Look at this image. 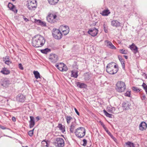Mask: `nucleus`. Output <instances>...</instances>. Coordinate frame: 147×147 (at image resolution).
<instances>
[{
    "label": "nucleus",
    "instance_id": "f257e3e1",
    "mask_svg": "<svg viewBox=\"0 0 147 147\" xmlns=\"http://www.w3.org/2000/svg\"><path fill=\"white\" fill-rule=\"evenodd\" d=\"M45 42L44 38L40 35H37L33 37L32 45L33 47L38 48L42 46Z\"/></svg>",
    "mask_w": 147,
    "mask_h": 147
},
{
    "label": "nucleus",
    "instance_id": "f03ea898",
    "mask_svg": "<svg viewBox=\"0 0 147 147\" xmlns=\"http://www.w3.org/2000/svg\"><path fill=\"white\" fill-rule=\"evenodd\" d=\"M118 66L114 62H111L107 64L106 67L107 72L110 74H116L118 70Z\"/></svg>",
    "mask_w": 147,
    "mask_h": 147
},
{
    "label": "nucleus",
    "instance_id": "7ed1b4c3",
    "mask_svg": "<svg viewBox=\"0 0 147 147\" xmlns=\"http://www.w3.org/2000/svg\"><path fill=\"white\" fill-rule=\"evenodd\" d=\"M126 85L124 82L118 81L116 85L115 89L117 92L119 93L123 92L126 89Z\"/></svg>",
    "mask_w": 147,
    "mask_h": 147
},
{
    "label": "nucleus",
    "instance_id": "20e7f679",
    "mask_svg": "<svg viewBox=\"0 0 147 147\" xmlns=\"http://www.w3.org/2000/svg\"><path fill=\"white\" fill-rule=\"evenodd\" d=\"M85 128L81 127L76 129L75 130V133L77 137L82 138L85 135Z\"/></svg>",
    "mask_w": 147,
    "mask_h": 147
},
{
    "label": "nucleus",
    "instance_id": "39448f33",
    "mask_svg": "<svg viewBox=\"0 0 147 147\" xmlns=\"http://www.w3.org/2000/svg\"><path fill=\"white\" fill-rule=\"evenodd\" d=\"M57 16L55 13H49L47 17V21L51 23H54L57 21Z\"/></svg>",
    "mask_w": 147,
    "mask_h": 147
},
{
    "label": "nucleus",
    "instance_id": "423d86ee",
    "mask_svg": "<svg viewBox=\"0 0 147 147\" xmlns=\"http://www.w3.org/2000/svg\"><path fill=\"white\" fill-rule=\"evenodd\" d=\"M26 6L30 10H34L36 7L37 4L35 0H28Z\"/></svg>",
    "mask_w": 147,
    "mask_h": 147
},
{
    "label": "nucleus",
    "instance_id": "0eeeda50",
    "mask_svg": "<svg viewBox=\"0 0 147 147\" xmlns=\"http://www.w3.org/2000/svg\"><path fill=\"white\" fill-rule=\"evenodd\" d=\"M53 37L57 39H60L62 37V34L59 30L57 29H53L52 31Z\"/></svg>",
    "mask_w": 147,
    "mask_h": 147
},
{
    "label": "nucleus",
    "instance_id": "6e6552de",
    "mask_svg": "<svg viewBox=\"0 0 147 147\" xmlns=\"http://www.w3.org/2000/svg\"><path fill=\"white\" fill-rule=\"evenodd\" d=\"M55 66L61 71H66L68 69L67 66L62 63L56 64Z\"/></svg>",
    "mask_w": 147,
    "mask_h": 147
},
{
    "label": "nucleus",
    "instance_id": "1a4fd4ad",
    "mask_svg": "<svg viewBox=\"0 0 147 147\" xmlns=\"http://www.w3.org/2000/svg\"><path fill=\"white\" fill-rule=\"evenodd\" d=\"M98 32V29L95 27H93L90 29L88 31V33L92 36H96Z\"/></svg>",
    "mask_w": 147,
    "mask_h": 147
},
{
    "label": "nucleus",
    "instance_id": "9d476101",
    "mask_svg": "<svg viewBox=\"0 0 147 147\" xmlns=\"http://www.w3.org/2000/svg\"><path fill=\"white\" fill-rule=\"evenodd\" d=\"M56 141L55 143L56 147H63L64 146V141L63 138H56Z\"/></svg>",
    "mask_w": 147,
    "mask_h": 147
},
{
    "label": "nucleus",
    "instance_id": "9b49d317",
    "mask_svg": "<svg viewBox=\"0 0 147 147\" xmlns=\"http://www.w3.org/2000/svg\"><path fill=\"white\" fill-rule=\"evenodd\" d=\"M49 59L51 62L55 63L58 60V57L57 55L55 54H52L50 55L49 57Z\"/></svg>",
    "mask_w": 147,
    "mask_h": 147
},
{
    "label": "nucleus",
    "instance_id": "f8f14e48",
    "mask_svg": "<svg viewBox=\"0 0 147 147\" xmlns=\"http://www.w3.org/2000/svg\"><path fill=\"white\" fill-rule=\"evenodd\" d=\"M16 99L18 102H23L25 100L26 98L23 94H19L17 96Z\"/></svg>",
    "mask_w": 147,
    "mask_h": 147
},
{
    "label": "nucleus",
    "instance_id": "ddd939ff",
    "mask_svg": "<svg viewBox=\"0 0 147 147\" xmlns=\"http://www.w3.org/2000/svg\"><path fill=\"white\" fill-rule=\"evenodd\" d=\"M147 127V125L146 123L144 121L142 122L139 126V129L141 131L145 130Z\"/></svg>",
    "mask_w": 147,
    "mask_h": 147
},
{
    "label": "nucleus",
    "instance_id": "4468645a",
    "mask_svg": "<svg viewBox=\"0 0 147 147\" xmlns=\"http://www.w3.org/2000/svg\"><path fill=\"white\" fill-rule=\"evenodd\" d=\"M105 44L108 47L113 49H116V48L110 41L108 40H106L105 41Z\"/></svg>",
    "mask_w": 147,
    "mask_h": 147
},
{
    "label": "nucleus",
    "instance_id": "2eb2a0df",
    "mask_svg": "<svg viewBox=\"0 0 147 147\" xmlns=\"http://www.w3.org/2000/svg\"><path fill=\"white\" fill-rule=\"evenodd\" d=\"M77 126V124L76 122H72L70 126L69 131L71 133H73L74 131Z\"/></svg>",
    "mask_w": 147,
    "mask_h": 147
},
{
    "label": "nucleus",
    "instance_id": "dca6fc26",
    "mask_svg": "<svg viewBox=\"0 0 147 147\" xmlns=\"http://www.w3.org/2000/svg\"><path fill=\"white\" fill-rule=\"evenodd\" d=\"M63 28H62L63 34L64 35H66L69 32V28L68 26H62Z\"/></svg>",
    "mask_w": 147,
    "mask_h": 147
},
{
    "label": "nucleus",
    "instance_id": "f3484780",
    "mask_svg": "<svg viewBox=\"0 0 147 147\" xmlns=\"http://www.w3.org/2000/svg\"><path fill=\"white\" fill-rule=\"evenodd\" d=\"M111 25L117 28L120 26L121 23L117 20H113L111 22Z\"/></svg>",
    "mask_w": 147,
    "mask_h": 147
},
{
    "label": "nucleus",
    "instance_id": "a211bd4d",
    "mask_svg": "<svg viewBox=\"0 0 147 147\" xmlns=\"http://www.w3.org/2000/svg\"><path fill=\"white\" fill-rule=\"evenodd\" d=\"M8 8L11 10L13 11L15 13H17V10L15 8V6L12 4L9 3L8 5Z\"/></svg>",
    "mask_w": 147,
    "mask_h": 147
},
{
    "label": "nucleus",
    "instance_id": "6ab92c4d",
    "mask_svg": "<svg viewBox=\"0 0 147 147\" xmlns=\"http://www.w3.org/2000/svg\"><path fill=\"white\" fill-rule=\"evenodd\" d=\"M76 85L78 87L81 88H86L87 87V85L85 83L80 82H77L76 83Z\"/></svg>",
    "mask_w": 147,
    "mask_h": 147
},
{
    "label": "nucleus",
    "instance_id": "aec40b11",
    "mask_svg": "<svg viewBox=\"0 0 147 147\" xmlns=\"http://www.w3.org/2000/svg\"><path fill=\"white\" fill-rule=\"evenodd\" d=\"M130 48L135 53L138 52V47L133 43L130 46Z\"/></svg>",
    "mask_w": 147,
    "mask_h": 147
},
{
    "label": "nucleus",
    "instance_id": "412c9836",
    "mask_svg": "<svg viewBox=\"0 0 147 147\" xmlns=\"http://www.w3.org/2000/svg\"><path fill=\"white\" fill-rule=\"evenodd\" d=\"M30 120L29 121V126L30 128L32 127L34 125L35 122L34 118L33 117L31 116L30 117Z\"/></svg>",
    "mask_w": 147,
    "mask_h": 147
},
{
    "label": "nucleus",
    "instance_id": "4be33fe9",
    "mask_svg": "<svg viewBox=\"0 0 147 147\" xmlns=\"http://www.w3.org/2000/svg\"><path fill=\"white\" fill-rule=\"evenodd\" d=\"M110 13L109 10L107 8L103 11L102 12H100V14L102 16H108Z\"/></svg>",
    "mask_w": 147,
    "mask_h": 147
},
{
    "label": "nucleus",
    "instance_id": "5701e85b",
    "mask_svg": "<svg viewBox=\"0 0 147 147\" xmlns=\"http://www.w3.org/2000/svg\"><path fill=\"white\" fill-rule=\"evenodd\" d=\"M136 145L128 141L125 143L124 147H135Z\"/></svg>",
    "mask_w": 147,
    "mask_h": 147
},
{
    "label": "nucleus",
    "instance_id": "b1692460",
    "mask_svg": "<svg viewBox=\"0 0 147 147\" xmlns=\"http://www.w3.org/2000/svg\"><path fill=\"white\" fill-rule=\"evenodd\" d=\"M1 72L3 74L7 75L9 74L10 71L8 70L7 68L4 67L2 69L1 71Z\"/></svg>",
    "mask_w": 147,
    "mask_h": 147
},
{
    "label": "nucleus",
    "instance_id": "393cba45",
    "mask_svg": "<svg viewBox=\"0 0 147 147\" xmlns=\"http://www.w3.org/2000/svg\"><path fill=\"white\" fill-rule=\"evenodd\" d=\"M122 106L124 109L125 110H128L129 109V105L127 102H124L122 103Z\"/></svg>",
    "mask_w": 147,
    "mask_h": 147
},
{
    "label": "nucleus",
    "instance_id": "a878e982",
    "mask_svg": "<svg viewBox=\"0 0 147 147\" xmlns=\"http://www.w3.org/2000/svg\"><path fill=\"white\" fill-rule=\"evenodd\" d=\"M9 84V81L7 79H5L3 80V83L1 84V85L4 87H6L8 86Z\"/></svg>",
    "mask_w": 147,
    "mask_h": 147
},
{
    "label": "nucleus",
    "instance_id": "bb28decb",
    "mask_svg": "<svg viewBox=\"0 0 147 147\" xmlns=\"http://www.w3.org/2000/svg\"><path fill=\"white\" fill-rule=\"evenodd\" d=\"M57 127L59 128L62 132L64 133L65 131V127L64 125H62L61 124L59 123Z\"/></svg>",
    "mask_w": 147,
    "mask_h": 147
},
{
    "label": "nucleus",
    "instance_id": "cd10ccee",
    "mask_svg": "<svg viewBox=\"0 0 147 147\" xmlns=\"http://www.w3.org/2000/svg\"><path fill=\"white\" fill-rule=\"evenodd\" d=\"M49 141L46 140H43L41 142L43 146H46L47 147L49 146Z\"/></svg>",
    "mask_w": 147,
    "mask_h": 147
},
{
    "label": "nucleus",
    "instance_id": "c85d7f7f",
    "mask_svg": "<svg viewBox=\"0 0 147 147\" xmlns=\"http://www.w3.org/2000/svg\"><path fill=\"white\" fill-rule=\"evenodd\" d=\"M49 3L51 5H55L58 2L59 0H48Z\"/></svg>",
    "mask_w": 147,
    "mask_h": 147
},
{
    "label": "nucleus",
    "instance_id": "c756f323",
    "mask_svg": "<svg viewBox=\"0 0 147 147\" xmlns=\"http://www.w3.org/2000/svg\"><path fill=\"white\" fill-rule=\"evenodd\" d=\"M71 76L75 78H77L78 76V71L73 70L72 71Z\"/></svg>",
    "mask_w": 147,
    "mask_h": 147
},
{
    "label": "nucleus",
    "instance_id": "7c9ffc66",
    "mask_svg": "<svg viewBox=\"0 0 147 147\" xmlns=\"http://www.w3.org/2000/svg\"><path fill=\"white\" fill-rule=\"evenodd\" d=\"M103 112L105 114V115L108 117H109L110 118H112L113 115L111 114H109L105 110H103Z\"/></svg>",
    "mask_w": 147,
    "mask_h": 147
},
{
    "label": "nucleus",
    "instance_id": "2f4dec72",
    "mask_svg": "<svg viewBox=\"0 0 147 147\" xmlns=\"http://www.w3.org/2000/svg\"><path fill=\"white\" fill-rule=\"evenodd\" d=\"M33 73L36 79L40 78L39 73L38 71H34Z\"/></svg>",
    "mask_w": 147,
    "mask_h": 147
},
{
    "label": "nucleus",
    "instance_id": "473e14b6",
    "mask_svg": "<svg viewBox=\"0 0 147 147\" xmlns=\"http://www.w3.org/2000/svg\"><path fill=\"white\" fill-rule=\"evenodd\" d=\"M72 119V118L69 116H67L66 117V121L68 124H69Z\"/></svg>",
    "mask_w": 147,
    "mask_h": 147
},
{
    "label": "nucleus",
    "instance_id": "72a5a7b5",
    "mask_svg": "<svg viewBox=\"0 0 147 147\" xmlns=\"http://www.w3.org/2000/svg\"><path fill=\"white\" fill-rule=\"evenodd\" d=\"M50 51V49L48 48L45 49L44 50H41V52L43 53L47 54V53Z\"/></svg>",
    "mask_w": 147,
    "mask_h": 147
},
{
    "label": "nucleus",
    "instance_id": "f704fd0d",
    "mask_svg": "<svg viewBox=\"0 0 147 147\" xmlns=\"http://www.w3.org/2000/svg\"><path fill=\"white\" fill-rule=\"evenodd\" d=\"M132 89L134 91L136 92H139L140 91V90L139 89L135 86H133L132 87Z\"/></svg>",
    "mask_w": 147,
    "mask_h": 147
},
{
    "label": "nucleus",
    "instance_id": "c9c22d12",
    "mask_svg": "<svg viewBox=\"0 0 147 147\" xmlns=\"http://www.w3.org/2000/svg\"><path fill=\"white\" fill-rule=\"evenodd\" d=\"M113 109H115L114 107L113 108H107V111L111 113H113L114 111H113Z\"/></svg>",
    "mask_w": 147,
    "mask_h": 147
},
{
    "label": "nucleus",
    "instance_id": "e433bc0d",
    "mask_svg": "<svg viewBox=\"0 0 147 147\" xmlns=\"http://www.w3.org/2000/svg\"><path fill=\"white\" fill-rule=\"evenodd\" d=\"M142 86L147 94V85L145 83H143L142 85Z\"/></svg>",
    "mask_w": 147,
    "mask_h": 147
},
{
    "label": "nucleus",
    "instance_id": "4c0bfd02",
    "mask_svg": "<svg viewBox=\"0 0 147 147\" xmlns=\"http://www.w3.org/2000/svg\"><path fill=\"white\" fill-rule=\"evenodd\" d=\"M90 78V76L88 74H86L84 75V79L86 80H88Z\"/></svg>",
    "mask_w": 147,
    "mask_h": 147
},
{
    "label": "nucleus",
    "instance_id": "58836bf2",
    "mask_svg": "<svg viewBox=\"0 0 147 147\" xmlns=\"http://www.w3.org/2000/svg\"><path fill=\"white\" fill-rule=\"evenodd\" d=\"M121 64L122 65V68L123 69H125V64L124 63V61L123 59H122V60H120Z\"/></svg>",
    "mask_w": 147,
    "mask_h": 147
},
{
    "label": "nucleus",
    "instance_id": "ea45409f",
    "mask_svg": "<svg viewBox=\"0 0 147 147\" xmlns=\"http://www.w3.org/2000/svg\"><path fill=\"white\" fill-rule=\"evenodd\" d=\"M6 58H3V61L5 62V63L7 64V65H9L11 63V62L9 60H6Z\"/></svg>",
    "mask_w": 147,
    "mask_h": 147
},
{
    "label": "nucleus",
    "instance_id": "a19ab883",
    "mask_svg": "<svg viewBox=\"0 0 147 147\" xmlns=\"http://www.w3.org/2000/svg\"><path fill=\"white\" fill-rule=\"evenodd\" d=\"M119 51L120 53L123 54H126L127 53V51L123 49L120 50Z\"/></svg>",
    "mask_w": 147,
    "mask_h": 147
},
{
    "label": "nucleus",
    "instance_id": "79ce46f5",
    "mask_svg": "<svg viewBox=\"0 0 147 147\" xmlns=\"http://www.w3.org/2000/svg\"><path fill=\"white\" fill-rule=\"evenodd\" d=\"M34 129H33L32 130L29 131L28 132V135L31 137L32 136L33 134V130Z\"/></svg>",
    "mask_w": 147,
    "mask_h": 147
},
{
    "label": "nucleus",
    "instance_id": "37998d69",
    "mask_svg": "<svg viewBox=\"0 0 147 147\" xmlns=\"http://www.w3.org/2000/svg\"><path fill=\"white\" fill-rule=\"evenodd\" d=\"M125 95L127 96L130 97V92L127 91L126 92L125 94Z\"/></svg>",
    "mask_w": 147,
    "mask_h": 147
},
{
    "label": "nucleus",
    "instance_id": "c03bdc74",
    "mask_svg": "<svg viewBox=\"0 0 147 147\" xmlns=\"http://www.w3.org/2000/svg\"><path fill=\"white\" fill-rule=\"evenodd\" d=\"M83 143L82 144V145L84 146H86L87 144V140L86 139H84L83 140Z\"/></svg>",
    "mask_w": 147,
    "mask_h": 147
},
{
    "label": "nucleus",
    "instance_id": "a18cd8bd",
    "mask_svg": "<svg viewBox=\"0 0 147 147\" xmlns=\"http://www.w3.org/2000/svg\"><path fill=\"white\" fill-rule=\"evenodd\" d=\"M19 68L21 70H23L24 69V68L22 66V65L21 63H20L19 64Z\"/></svg>",
    "mask_w": 147,
    "mask_h": 147
},
{
    "label": "nucleus",
    "instance_id": "49530a36",
    "mask_svg": "<svg viewBox=\"0 0 147 147\" xmlns=\"http://www.w3.org/2000/svg\"><path fill=\"white\" fill-rule=\"evenodd\" d=\"M100 122L101 125L102 126L103 128L105 129V130H106V129L107 128H106L104 124L102 122L100 121Z\"/></svg>",
    "mask_w": 147,
    "mask_h": 147
},
{
    "label": "nucleus",
    "instance_id": "de8ad7c7",
    "mask_svg": "<svg viewBox=\"0 0 147 147\" xmlns=\"http://www.w3.org/2000/svg\"><path fill=\"white\" fill-rule=\"evenodd\" d=\"M0 128L2 129H7V127L1 125H0Z\"/></svg>",
    "mask_w": 147,
    "mask_h": 147
},
{
    "label": "nucleus",
    "instance_id": "09e8293b",
    "mask_svg": "<svg viewBox=\"0 0 147 147\" xmlns=\"http://www.w3.org/2000/svg\"><path fill=\"white\" fill-rule=\"evenodd\" d=\"M23 18L24 21L26 22L29 21V20L27 18L25 17L24 16H23Z\"/></svg>",
    "mask_w": 147,
    "mask_h": 147
},
{
    "label": "nucleus",
    "instance_id": "8fccbe9b",
    "mask_svg": "<svg viewBox=\"0 0 147 147\" xmlns=\"http://www.w3.org/2000/svg\"><path fill=\"white\" fill-rule=\"evenodd\" d=\"M74 110H75V112L77 113V114L78 115H80L79 113L78 112V111L76 109V108H74Z\"/></svg>",
    "mask_w": 147,
    "mask_h": 147
},
{
    "label": "nucleus",
    "instance_id": "3c124183",
    "mask_svg": "<svg viewBox=\"0 0 147 147\" xmlns=\"http://www.w3.org/2000/svg\"><path fill=\"white\" fill-rule=\"evenodd\" d=\"M103 26H104V29L105 31V32L106 33H107L108 32V30L106 29V28L105 27L104 25Z\"/></svg>",
    "mask_w": 147,
    "mask_h": 147
},
{
    "label": "nucleus",
    "instance_id": "603ef678",
    "mask_svg": "<svg viewBox=\"0 0 147 147\" xmlns=\"http://www.w3.org/2000/svg\"><path fill=\"white\" fill-rule=\"evenodd\" d=\"M118 58L119 59V61L121 60H122V59H123L122 58L121 56H119V55L118 56Z\"/></svg>",
    "mask_w": 147,
    "mask_h": 147
},
{
    "label": "nucleus",
    "instance_id": "864d4df0",
    "mask_svg": "<svg viewBox=\"0 0 147 147\" xmlns=\"http://www.w3.org/2000/svg\"><path fill=\"white\" fill-rule=\"evenodd\" d=\"M12 120L13 121H16V118L15 117H12Z\"/></svg>",
    "mask_w": 147,
    "mask_h": 147
},
{
    "label": "nucleus",
    "instance_id": "5fc2aeb1",
    "mask_svg": "<svg viewBox=\"0 0 147 147\" xmlns=\"http://www.w3.org/2000/svg\"><path fill=\"white\" fill-rule=\"evenodd\" d=\"M145 98L146 97L145 95H143L141 97V98L142 100H144L145 99Z\"/></svg>",
    "mask_w": 147,
    "mask_h": 147
},
{
    "label": "nucleus",
    "instance_id": "6e6d98bb",
    "mask_svg": "<svg viewBox=\"0 0 147 147\" xmlns=\"http://www.w3.org/2000/svg\"><path fill=\"white\" fill-rule=\"evenodd\" d=\"M37 22H38V23H39L40 24L42 22L40 20H37Z\"/></svg>",
    "mask_w": 147,
    "mask_h": 147
},
{
    "label": "nucleus",
    "instance_id": "4d7b16f0",
    "mask_svg": "<svg viewBox=\"0 0 147 147\" xmlns=\"http://www.w3.org/2000/svg\"><path fill=\"white\" fill-rule=\"evenodd\" d=\"M113 140L116 143H117V138H112Z\"/></svg>",
    "mask_w": 147,
    "mask_h": 147
},
{
    "label": "nucleus",
    "instance_id": "13d9d810",
    "mask_svg": "<svg viewBox=\"0 0 147 147\" xmlns=\"http://www.w3.org/2000/svg\"><path fill=\"white\" fill-rule=\"evenodd\" d=\"M124 57L126 59H127L128 58V57L127 56H126V55H124Z\"/></svg>",
    "mask_w": 147,
    "mask_h": 147
},
{
    "label": "nucleus",
    "instance_id": "bf43d9fd",
    "mask_svg": "<svg viewBox=\"0 0 147 147\" xmlns=\"http://www.w3.org/2000/svg\"><path fill=\"white\" fill-rule=\"evenodd\" d=\"M105 130L106 131L108 134L109 133V131L107 130V128L106 129V130Z\"/></svg>",
    "mask_w": 147,
    "mask_h": 147
},
{
    "label": "nucleus",
    "instance_id": "052dcab7",
    "mask_svg": "<svg viewBox=\"0 0 147 147\" xmlns=\"http://www.w3.org/2000/svg\"><path fill=\"white\" fill-rule=\"evenodd\" d=\"M36 118L38 120H39V117H37Z\"/></svg>",
    "mask_w": 147,
    "mask_h": 147
},
{
    "label": "nucleus",
    "instance_id": "680f3d73",
    "mask_svg": "<svg viewBox=\"0 0 147 147\" xmlns=\"http://www.w3.org/2000/svg\"><path fill=\"white\" fill-rule=\"evenodd\" d=\"M137 146H136V147H139V145L138 144H137Z\"/></svg>",
    "mask_w": 147,
    "mask_h": 147
},
{
    "label": "nucleus",
    "instance_id": "e2e57ef3",
    "mask_svg": "<svg viewBox=\"0 0 147 147\" xmlns=\"http://www.w3.org/2000/svg\"><path fill=\"white\" fill-rule=\"evenodd\" d=\"M108 134L110 135L111 133L109 132V133H108Z\"/></svg>",
    "mask_w": 147,
    "mask_h": 147
},
{
    "label": "nucleus",
    "instance_id": "0e129e2a",
    "mask_svg": "<svg viewBox=\"0 0 147 147\" xmlns=\"http://www.w3.org/2000/svg\"><path fill=\"white\" fill-rule=\"evenodd\" d=\"M12 0L13 1H15V0Z\"/></svg>",
    "mask_w": 147,
    "mask_h": 147
},
{
    "label": "nucleus",
    "instance_id": "69168bd1",
    "mask_svg": "<svg viewBox=\"0 0 147 147\" xmlns=\"http://www.w3.org/2000/svg\"><path fill=\"white\" fill-rule=\"evenodd\" d=\"M111 136V137H112V136Z\"/></svg>",
    "mask_w": 147,
    "mask_h": 147
}]
</instances>
